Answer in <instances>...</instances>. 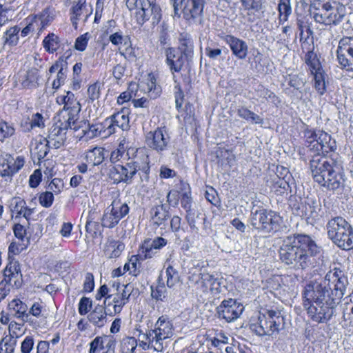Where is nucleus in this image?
I'll use <instances>...</instances> for the list:
<instances>
[{"mask_svg":"<svg viewBox=\"0 0 353 353\" xmlns=\"http://www.w3.org/2000/svg\"><path fill=\"white\" fill-rule=\"evenodd\" d=\"M323 250L310 239V307L314 309H334V299L330 296L329 290L341 299L345 294L347 278L339 268H334L326 274Z\"/></svg>","mask_w":353,"mask_h":353,"instance_id":"obj_1","label":"nucleus"},{"mask_svg":"<svg viewBox=\"0 0 353 353\" xmlns=\"http://www.w3.org/2000/svg\"><path fill=\"white\" fill-rule=\"evenodd\" d=\"M329 137L325 132L318 130L310 133V172L314 182L328 190H334L341 187L343 182L342 175L336 172L330 161L321 155L326 147Z\"/></svg>","mask_w":353,"mask_h":353,"instance_id":"obj_2","label":"nucleus"},{"mask_svg":"<svg viewBox=\"0 0 353 353\" xmlns=\"http://www.w3.org/2000/svg\"><path fill=\"white\" fill-rule=\"evenodd\" d=\"M138 171L148 181L150 174L149 155L143 150H137L136 154L123 163H118L110 170V176L114 184L129 183Z\"/></svg>","mask_w":353,"mask_h":353,"instance_id":"obj_3","label":"nucleus"},{"mask_svg":"<svg viewBox=\"0 0 353 353\" xmlns=\"http://www.w3.org/2000/svg\"><path fill=\"white\" fill-rule=\"evenodd\" d=\"M308 250L309 236H289L280 248L279 258L287 265H294L298 268L305 269L307 266Z\"/></svg>","mask_w":353,"mask_h":353,"instance_id":"obj_4","label":"nucleus"},{"mask_svg":"<svg viewBox=\"0 0 353 353\" xmlns=\"http://www.w3.org/2000/svg\"><path fill=\"white\" fill-rule=\"evenodd\" d=\"M346 14V8L343 4L329 0H310V17L314 21L325 25H336Z\"/></svg>","mask_w":353,"mask_h":353,"instance_id":"obj_5","label":"nucleus"},{"mask_svg":"<svg viewBox=\"0 0 353 353\" xmlns=\"http://www.w3.org/2000/svg\"><path fill=\"white\" fill-rule=\"evenodd\" d=\"M130 11L135 10L134 19L139 26L150 21L154 27L162 20V9L159 0H124Z\"/></svg>","mask_w":353,"mask_h":353,"instance_id":"obj_6","label":"nucleus"},{"mask_svg":"<svg viewBox=\"0 0 353 353\" xmlns=\"http://www.w3.org/2000/svg\"><path fill=\"white\" fill-rule=\"evenodd\" d=\"M326 228L328 237L339 248L344 250L353 248V228L343 217L332 218Z\"/></svg>","mask_w":353,"mask_h":353,"instance_id":"obj_7","label":"nucleus"},{"mask_svg":"<svg viewBox=\"0 0 353 353\" xmlns=\"http://www.w3.org/2000/svg\"><path fill=\"white\" fill-rule=\"evenodd\" d=\"M110 284V288L106 284L99 287L95 294V299L101 301L103 299V309L110 306L114 309L123 307L128 302L130 296V293L126 290L127 285H122L117 281Z\"/></svg>","mask_w":353,"mask_h":353,"instance_id":"obj_8","label":"nucleus"},{"mask_svg":"<svg viewBox=\"0 0 353 353\" xmlns=\"http://www.w3.org/2000/svg\"><path fill=\"white\" fill-rule=\"evenodd\" d=\"M282 223L283 218L272 210L261 208L250 214V223L259 232L275 233L280 230Z\"/></svg>","mask_w":353,"mask_h":353,"instance_id":"obj_9","label":"nucleus"},{"mask_svg":"<svg viewBox=\"0 0 353 353\" xmlns=\"http://www.w3.org/2000/svg\"><path fill=\"white\" fill-rule=\"evenodd\" d=\"M264 311L265 313H261V310H258L257 321L250 325L252 330L260 336H271L274 333H278L282 329L284 323V319L281 316L280 310Z\"/></svg>","mask_w":353,"mask_h":353,"instance_id":"obj_10","label":"nucleus"},{"mask_svg":"<svg viewBox=\"0 0 353 353\" xmlns=\"http://www.w3.org/2000/svg\"><path fill=\"white\" fill-rule=\"evenodd\" d=\"M55 101L57 105L63 106L58 112L57 116L67 119V121L77 123L81 110V104L72 91L64 90L63 93L56 97Z\"/></svg>","mask_w":353,"mask_h":353,"instance_id":"obj_11","label":"nucleus"},{"mask_svg":"<svg viewBox=\"0 0 353 353\" xmlns=\"http://www.w3.org/2000/svg\"><path fill=\"white\" fill-rule=\"evenodd\" d=\"M69 57L70 54L61 55L46 71V84L50 85L53 92H57L66 82Z\"/></svg>","mask_w":353,"mask_h":353,"instance_id":"obj_12","label":"nucleus"},{"mask_svg":"<svg viewBox=\"0 0 353 353\" xmlns=\"http://www.w3.org/2000/svg\"><path fill=\"white\" fill-rule=\"evenodd\" d=\"M130 212V207L121 199H114L104 211L101 217V225L109 229L116 227L119 221Z\"/></svg>","mask_w":353,"mask_h":353,"instance_id":"obj_13","label":"nucleus"},{"mask_svg":"<svg viewBox=\"0 0 353 353\" xmlns=\"http://www.w3.org/2000/svg\"><path fill=\"white\" fill-rule=\"evenodd\" d=\"M310 74L313 75V87L318 94H324L329 84V76L323 69L320 57L310 51Z\"/></svg>","mask_w":353,"mask_h":353,"instance_id":"obj_14","label":"nucleus"},{"mask_svg":"<svg viewBox=\"0 0 353 353\" xmlns=\"http://www.w3.org/2000/svg\"><path fill=\"white\" fill-rule=\"evenodd\" d=\"M336 57L343 69L353 72V37H343L340 39Z\"/></svg>","mask_w":353,"mask_h":353,"instance_id":"obj_15","label":"nucleus"},{"mask_svg":"<svg viewBox=\"0 0 353 353\" xmlns=\"http://www.w3.org/2000/svg\"><path fill=\"white\" fill-rule=\"evenodd\" d=\"M3 279L1 281L10 289H19L23 281L21 265L19 261H7L3 270Z\"/></svg>","mask_w":353,"mask_h":353,"instance_id":"obj_16","label":"nucleus"},{"mask_svg":"<svg viewBox=\"0 0 353 353\" xmlns=\"http://www.w3.org/2000/svg\"><path fill=\"white\" fill-rule=\"evenodd\" d=\"M173 2V7L175 10L181 0H171ZM184 6L182 13L184 19L189 23H192L199 19L203 14L205 0H184Z\"/></svg>","mask_w":353,"mask_h":353,"instance_id":"obj_17","label":"nucleus"},{"mask_svg":"<svg viewBox=\"0 0 353 353\" xmlns=\"http://www.w3.org/2000/svg\"><path fill=\"white\" fill-rule=\"evenodd\" d=\"M156 341L154 345V350L161 352L163 350V341L172 335V324L165 316L159 318L155 324V328L152 330Z\"/></svg>","mask_w":353,"mask_h":353,"instance_id":"obj_18","label":"nucleus"},{"mask_svg":"<svg viewBox=\"0 0 353 353\" xmlns=\"http://www.w3.org/2000/svg\"><path fill=\"white\" fill-rule=\"evenodd\" d=\"M145 141L149 148L157 152H162L168 148L170 137L165 127H158L147 134Z\"/></svg>","mask_w":353,"mask_h":353,"instance_id":"obj_19","label":"nucleus"},{"mask_svg":"<svg viewBox=\"0 0 353 353\" xmlns=\"http://www.w3.org/2000/svg\"><path fill=\"white\" fill-rule=\"evenodd\" d=\"M167 244L168 240L161 236H157L153 239L147 238L141 242L138 250L141 253V256L145 261L156 256L159 253V250L164 248Z\"/></svg>","mask_w":353,"mask_h":353,"instance_id":"obj_20","label":"nucleus"},{"mask_svg":"<svg viewBox=\"0 0 353 353\" xmlns=\"http://www.w3.org/2000/svg\"><path fill=\"white\" fill-rule=\"evenodd\" d=\"M174 82L176 83L174 85V98L176 109L180 114V116L183 117L184 121L193 119L195 115L194 107L189 101L186 102L184 107H183L185 97L184 92L180 83H177L176 80H174Z\"/></svg>","mask_w":353,"mask_h":353,"instance_id":"obj_21","label":"nucleus"},{"mask_svg":"<svg viewBox=\"0 0 353 353\" xmlns=\"http://www.w3.org/2000/svg\"><path fill=\"white\" fill-rule=\"evenodd\" d=\"M158 74L151 72L148 73L139 83L138 90H141L143 92L148 94L151 98L156 99L160 96L161 93V87L157 83Z\"/></svg>","mask_w":353,"mask_h":353,"instance_id":"obj_22","label":"nucleus"},{"mask_svg":"<svg viewBox=\"0 0 353 353\" xmlns=\"http://www.w3.org/2000/svg\"><path fill=\"white\" fill-rule=\"evenodd\" d=\"M165 55L166 63L173 75L182 70L185 61L188 59L180 50L173 47L165 50ZM174 77L175 76H174Z\"/></svg>","mask_w":353,"mask_h":353,"instance_id":"obj_23","label":"nucleus"},{"mask_svg":"<svg viewBox=\"0 0 353 353\" xmlns=\"http://www.w3.org/2000/svg\"><path fill=\"white\" fill-rule=\"evenodd\" d=\"M86 1L87 0L74 1L72 7L70 8V19L74 29H77L79 21L83 12L85 13V21H86L92 14V7L90 5V8H88Z\"/></svg>","mask_w":353,"mask_h":353,"instance_id":"obj_24","label":"nucleus"},{"mask_svg":"<svg viewBox=\"0 0 353 353\" xmlns=\"http://www.w3.org/2000/svg\"><path fill=\"white\" fill-rule=\"evenodd\" d=\"M116 341L111 336H97L90 343L89 353H110L114 351Z\"/></svg>","mask_w":353,"mask_h":353,"instance_id":"obj_25","label":"nucleus"},{"mask_svg":"<svg viewBox=\"0 0 353 353\" xmlns=\"http://www.w3.org/2000/svg\"><path fill=\"white\" fill-rule=\"evenodd\" d=\"M221 38L229 46L234 56L239 59L246 58L248 52V46L245 41L232 34H226Z\"/></svg>","mask_w":353,"mask_h":353,"instance_id":"obj_26","label":"nucleus"},{"mask_svg":"<svg viewBox=\"0 0 353 353\" xmlns=\"http://www.w3.org/2000/svg\"><path fill=\"white\" fill-rule=\"evenodd\" d=\"M25 159L23 156H17V158H14L11 154H6L3 163V167L6 165V168H3L0 174L2 177L12 176L17 173L24 165Z\"/></svg>","mask_w":353,"mask_h":353,"instance_id":"obj_27","label":"nucleus"},{"mask_svg":"<svg viewBox=\"0 0 353 353\" xmlns=\"http://www.w3.org/2000/svg\"><path fill=\"white\" fill-rule=\"evenodd\" d=\"M265 0H240V3L243 11L246 12L248 20L250 22H254L262 12Z\"/></svg>","mask_w":353,"mask_h":353,"instance_id":"obj_28","label":"nucleus"},{"mask_svg":"<svg viewBox=\"0 0 353 353\" xmlns=\"http://www.w3.org/2000/svg\"><path fill=\"white\" fill-rule=\"evenodd\" d=\"M197 284L200 286L203 292L216 294L220 292V282L218 279L208 272L200 274Z\"/></svg>","mask_w":353,"mask_h":353,"instance_id":"obj_29","label":"nucleus"},{"mask_svg":"<svg viewBox=\"0 0 353 353\" xmlns=\"http://www.w3.org/2000/svg\"><path fill=\"white\" fill-rule=\"evenodd\" d=\"M99 212L92 208L88 211L86 223L85 226V232L92 239L97 238L100 234V223L98 222Z\"/></svg>","mask_w":353,"mask_h":353,"instance_id":"obj_30","label":"nucleus"},{"mask_svg":"<svg viewBox=\"0 0 353 353\" xmlns=\"http://www.w3.org/2000/svg\"><path fill=\"white\" fill-rule=\"evenodd\" d=\"M57 120L53 123L49 130L48 137H52L54 135L60 134L61 133L67 134L69 128H72L74 130L78 129L77 123L72 121H67L63 118H60L57 115Z\"/></svg>","mask_w":353,"mask_h":353,"instance_id":"obj_31","label":"nucleus"},{"mask_svg":"<svg viewBox=\"0 0 353 353\" xmlns=\"http://www.w3.org/2000/svg\"><path fill=\"white\" fill-rule=\"evenodd\" d=\"M130 108L123 107L119 111L110 116L112 123L116 130L117 128L122 130H128L130 128Z\"/></svg>","mask_w":353,"mask_h":353,"instance_id":"obj_32","label":"nucleus"},{"mask_svg":"<svg viewBox=\"0 0 353 353\" xmlns=\"http://www.w3.org/2000/svg\"><path fill=\"white\" fill-rule=\"evenodd\" d=\"M105 150L103 147L96 146L86 150L83 159L90 165L94 167L101 165L105 159Z\"/></svg>","mask_w":353,"mask_h":353,"instance_id":"obj_33","label":"nucleus"},{"mask_svg":"<svg viewBox=\"0 0 353 353\" xmlns=\"http://www.w3.org/2000/svg\"><path fill=\"white\" fill-rule=\"evenodd\" d=\"M31 14L36 17L38 32H43L48 26L50 25L54 19L52 8L50 6L45 8L38 14Z\"/></svg>","mask_w":353,"mask_h":353,"instance_id":"obj_34","label":"nucleus"},{"mask_svg":"<svg viewBox=\"0 0 353 353\" xmlns=\"http://www.w3.org/2000/svg\"><path fill=\"white\" fill-rule=\"evenodd\" d=\"M125 144V140L123 139L119 142L117 148L111 152L110 161L114 165L118 163H123L125 161L132 158L129 156Z\"/></svg>","mask_w":353,"mask_h":353,"instance_id":"obj_35","label":"nucleus"},{"mask_svg":"<svg viewBox=\"0 0 353 353\" xmlns=\"http://www.w3.org/2000/svg\"><path fill=\"white\" fill-rule=\"evenodd\" d=\"M176 48L180 50L186 57L191 58L194 53V42L192 37L186 32L180 33L179 47Z\"/></svg>","mask_w":353,"mask_h":353,"instance_id":"obj_36","label":"nucleus"},{"mask_svg":"<svg viewBox=\"0 0 353 353\" xmlns=\"http://www.w3.org/2000/svg\"><path fill=\"white\" fill-rule=\"evenodd\" d=\"M180 189L182 192L180 199L181 207L186 212H192V198L191 196V188L190 184L183 179L179 181Z\"/></svg>","mask_w":353,"mask_h":353,"instance_id":"obj_37","label":"nucleus"},{"mask_svg":"<svg viewBox=\"0 0 353 353\" xmlns=\"http://www.w3.org/2000/svg\"><path fill=\"white\" fill-rule=\"evenodd\" d=\"M106 310H79L81 315H87L88 321L97 327H102L107 320Z\"/></svg>","mask_w":353,"mask_h":353,"instance_id":"obj_38","label":"nucleus"},{"mask_svg":"<svg viewBox=\"0 0 353 353\" xmlns=\"http://www.w3.org/2000/svg\"><path fill=\"white\" fill-rule=\"evenodd\" d=\"M150 214L153 224L157 226L165 224L170 216L169 212L164 208L163 205L152 207Z\"/></svg>","mask_w":353,"mask_h":353,"instance_id":"obj_39","label":"nucleus"},{"mask_svg":"<svg viewBox=\"0 0 353 353\" xmlns=\"http://www.w3.org/2000/svg\"><path fill=\"white\" fill-rule=\"evenodd\" d=\"M125 248L123 243L119 240H108L104 248V253L109 259L119 257Z\"/></svg>","mask_w":353,"mask_h":353,"instance_id":"obj_40","label":"nucleus"},{"mask_svg":"<svg viewBox=\"0 0 353 353\" xmlns=\"http://www.w3.org/2000/svg\"><path fill=\"white\" fill-rule=\"evenodd\" d=\"M39 79V74L38 69L32 68L27 70L21 82L23 88L31 89L36 88L38 85Z\"/></svg>","mask_w":353,"mask_h":353,"instance_id":"obj_41","label":"nucleus"},{"mask_svg":"<svg viewBox=\"0 0 353 353\" xmlns=\"http://www.w3.org/2000/svg\"><path fill=\"white\" fill-rule=\"evenodd\" d=\"M277 10L279 12V23L283 25L288 20L292 12L291 0H279Z\"/></svg>","mask_w":353,"mask_h":353,"instance_id":"obj_42","label":"nucleus"},{"mask_svg":"<svg viewBox=\"0 0 353 353\" xmlns=\"http://www.w3.org/2000/svg\"><path fill=\"white\" fill-rule=\"evenodd\" d=\"M292 183L274 179L270 186V190L276 196H287L291 192V185Z\"/></svg>","mask_w":353,"mask_h":353,"instance_id":"obj_43","label":"nucleus"},{"mask_svg":"<svg viewBox=\"0 0 353 353\" xmlns=\"http://www.w3.org/2000/svg\"><path fill=\"white\" fill-rule=\"evenodd\" d=\"M42 45L46 52L54 54L60 47V40L57 35L53 32H50L44 37Z\"/></svg>","mask_w":353,"mask_h":353,"instance_id":"obj_44","label":"nucleus"},{"mask_svg":"<svg viewBox=\"0 0 353 353\" xmlns=\"http://www.w3.org/2000/svg\"><path fill=\"white\" fill-rule=\"evenodd\" d=\"M19 32L21 33L20 28L17 25L7 29L3 35V44L9 46H17L19 40Z\"/></svg>","mask_w":353,"mask_h":353,"instance_id":"obj_45","label":"nucleus"},{"mask_svg":"<svg viewBox=\"0 0 353 353\" xmlns=\"http://www.w3.org/2000/svg\"><path fill=\"white\" fill-rule=\"evenodd\" d=\"M138 92V85L134 81L129 83L127 90L122 92L117 99V103L118 105H123L125 103L129 102L132 97H137Z\"/></svg>","mask_w":353,"mask_h":353,"instance_id":"obj_46","label":"nucleus"},{"mask_svg":"<svg viewBox=\"0 0 353 353\" xmlns=\"http://www.w3.org/2000/svg\"><path fill=\"white\" fill-rule=\"evenodd\" d=\"M17 343V336L14 333L6 335L0 341V353H14Z\"/></svg>","mask_w":353,"mask_h":353,"instance_id":"obj_47","label":"nucleus"},{"mask_svg":"<svg viewBox=\"0 0 353 353\" xmlns=\"http://www.w3.org/2000/svg\"><path fill=\"white\" fill-rule=\"evenodd\" d=\"M13 316L21 320L23 323L28 322L31 324L36 323L33 317H39L41 315V310H12Z\"/></svg>","mask_w":353,"mask_h":353,"instance_id":"obj_48","label":"nucleus"},{"mask_svg":"<svg viewBox=\"0 0 353 353\" xmlns=\"http://www.w3.org/2000/svg\"><path fill=\"white\" fill-rule=\"evenodd\" d=\"M236 112L239 117L248 121H251L256 124H261L263 123V119L246 107L242 106L238 108Z\"/></svg>","mask_w":353,"mask_h":353,"instance_id":"obj_49","label":"nucleus"},{"mask_svg":"<svg viewBox=\"0 0 353 353\" xmlns=\"http://www.w3.org/2000/svg\"><path fill=\"white\" fill-rule=\"evenodd\" d=\"M34 210V208L27 206L23 199L17 201L14 206V210L17 212V215L25 218L28 221H30L32 219Z\"/></svg>","mask_w":353,"mask_h":353,"instance_id":"obj_50","label":"nucleus"},{"mask_svg":"<svg viewBox=\"0 0 353 353\" xmlns=\"http://www.w3.org/2000/svg\"><path fill=\"white\" fill-rule=\"evenodd\" d=\"M101 83L99 81L90 84L87 89L88 100L94 102L98 100L101 96Z\"/></svg>","mask_w":353,"mask_h":353,"instance_id":"obj_51","label":"nucleus"},{"mask_svg":"<svg viewBox=\"0 0 353 353\" xmlns=\"http://www.w3.org/2000/svg\"><path fill=\"white\" fill-rule=\"evenodd\" d=\"M26 248V246L23 244L14 241L11 242L8 249L7 261H19L15 259V256L19 255Z\"/></svg>","mask_w":353,"mask_h":353,"instance_id":"obj_52","label":"nucleus"},{"mask_svg":"<svg viewBox=\"0 0 353 353\" xmlns=\"http://www.w3.org/2000/svg\"><path fill=\"white\" fill-rule=\"evenodd\" d=\"M83 136L86 139H92L97 137L102 138L101 125H99V122L89 124L88 128L83 130Z\"/></svg>","mask_w":353,"mask_h":353,"instance_id":"obj_53","label":"nucleus"},{"mask_svg":"<svg viewBox=\"0 0 353 353\" xmlns=\"http://www.w3.org/2000/svg\"><path fill=\"white\" fill-rule=\"evenodd\" d=\"M243 310H217V317L224 319L226 323H230L237 319Z\"/></svg>","mask_w":353,"mask_h":353,"instance_id":"obj_54","label":"nucleus"},{"mask_svg":"<svg viewBox=\"0 0 353 353\" xmlns=\"http://www.w3.org/2000/svg\"><path fill=\"white\" fill-rule=\"evenodd\" d=\"M297 26L299 30L300 41L303 45L309 38V24L307 21H305L299 16L297 18Z\"/></svg>","mask_w":353,"mask_h":353,"instance_id":"obj_55","label":"nucleus"},{"mask_svg":"<svg viewBox=\"0 0 353 353\" xmlns=\"http://www.w3.org/2000/svg\"><path fill=\"white\" fill-rule=\"evenodd\" d=\"M66 139V134L61 133L60 134L54 135L52 137H47L46 141L48 145L55 149H59L65 145Z\"/></svg>","mask_w":353,"mask_h":353,"instance_id":"obj_56","label":"nucleus"},{"mask_svg":"<svg viewBox=\"0 0 353 353\" xmlns=\"http://www.w3.org/2000/svg\"><path fill=\"white\" fill-rule=\"evenodd\" d=\"M23 22L26 23V26L21 30V36L26 37L28 36L31 32L34 30V25L37 26V22L36 21V17L29 14L23 19Z\"/></svg>","mask_w":353,"mask_h":353,"instance_id":"obj_57","label":"nucleus"},{"mask_svg":"<svg viewBox=\"0 0 353 353\" xmlns=\"http://www.w3.org/2000/svg\"><path fill=\"white\" fill-rule=\"evenodd\" d=\"M14 133L15 129L13 126L5 121L0 122V142H4L6 139L11 137Z\"/></svg>","mask_w":353,"mask_h":353,"instance_id":"obj_58","label":"nucleus"},{"mask_svg":"<svg viewBox=\"0 0 353 353\" xmlns=\"http://www.w3.org/2000/svg\"><path fill=\"white\" fill-rule=\"evenodd\" d=\"M46 188L49 192H52L53 194H59L64 188L63 181L60 178H52L48 182Z\"/></svg>","mask_w":353,"mask_h":353,"instance_id":"obj_59","label":"nucleus"},{"mask_svg":"<svg viewBox=\"0 0 353 353\" xmlns=\"http://www.w3.org/2000/svg\"><path fill=\"white\" fill-rule=\"evenodd\" d=\"M38 201L42 207L48 208L52 205L54 196L52 192L45 191L39 194Z\"/></svg>","mask_w":353,"mask_h":353,"instance_id":"obj_60","label":"nucleus"},{"mask_svg":"<svg viewBox=\"0 0 353 353\" xmlns=\"http://www.w3.org/2000/svg\"><path fill=\"white\" fill-rule=\"evenodd\" d=\"M275 179L285 181L286 182L293 183L294 179L292 174L287 168L282 165H278L276 168Z\"/></svg>","mask_w":353,"mask_h":353,"instance_id":"obj_61","label":"nucleus"},{"mask_svg":"<svg viewBox=\"0 0 353 353\" xmlns=\"http://www.w3.org/2000/svg\"><path fill=\"white\" fill-rule=\"evenodd\" d=\"M102 128V138H107L116 132L113 123L110 117H107L103 121L99 122Z\"/></svg>","mask_w":353,"mask_h":353,"instance_id":"obj_62","label":"nucleus"},{"mask_svg":"<svg viewBox=\"0 0 353 353\" xmlns=\"http://www.w3.org/2000/svg\"><path fill=\"white\" fill-rule=\"evenodd\" d=\"M205 197L208 202L214 206H217L220 203V199L219 198L217 192L212 186H208L206 188Z\"/></svg>","mask_w":353,"mask_h":353,"instance_id":"obj_63","label":"nucleus"},{"mask_svg":"<svg viewBox=\"0 0 353 353\" xmlns=\"http://www.w3.org/2000/svg\"><path fill=\"white\" fill-rule=\"evenodd\" d=\"M280 275L274 274L266 280V288L272 292L273 291H281Z\"/></svg>","mask_w":353,"mask_h":353,"instance_id":"obj_64","label":"nucleus"}]
</instances>
